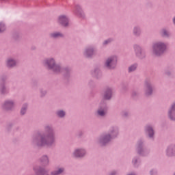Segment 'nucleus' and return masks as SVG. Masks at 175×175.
Segmentation results:
<instances>
[{
  "label": "nucleus",
  "instance_id": "1",
  "mask_svg": "<svg viewBox=\"0 0 175 175\" xmlns=\"http://www.w3.org/2000/svg\"><path fill=\"white\" fill-rule=\"evenodd\" d=\"M166 50V45L162 42L154 44L153 46V53L155 55H161Z\"/></svg>",
  "mask_w": 175,
  "mask_h": 175
},
{
  "label": "nucleus",
  "instance_id": "2",
  "mask_svg": "<svg viewBox=\"0 0 175 175\" xmlns=\"http://www.w3.org/2000/svg\"><path fill=\"white\" fill-rule=\"evenodd\" d=\"M116 64H117L116 57L109 58L106 62V65L107 68H109V69H113V68H116Z\"/></svg>",
  "mask_w": 175,
  "mask_h": 175
},
{
  "label": "nucleus",
  "instance_id": "3",
  "mask_svg": "<svg viewBox=\"0 0 175 175\" xmlns=\"http://www.w3.org/2000/svg\"><path fill=\"white\" fill-rule=\"evenodd\" d=\"M51 143H53V137H42L41 139V144L39 146H51Z\"/></svg>",
  "mask_w": 175,
  "mask_h": 175
},
{
  "label": "nucleus",
  "instance_id": "4",
  "mask_svg": "<svg viewBox=\"0 0 175 175\" xmlns=\"http://www.w3.org/2000/svg\"><path fill=\"white\" fill-rule=\"evenodd\" d=\"M46 65L48 66L49 68H50V69H54L55 72H57V70L55 69H59V66H55V64H54V59H51L50 62L47 61Z\"/></svg>",
  "mask_w": 175,
  "mask_h": 175
},
{
  "label": "nucleus",
  "instance_id": "5",
  "mask_svg": "<svg viewBox=\"0 0 175 175\" xmlns=\"http://www.w3.org/2000/svg\"><path fill=\"white\" fill-rule=\"evenodd\" d=\"M85 154V151L83 149L76 150L74 152V155L77 158H81V157H84Z\"/></svg>",
  "mask_w": 175,
  "mask_h": 175
},
{
  "label": "nucleus",
  "instance_id": "6",
  "mask_svg": "<svg viewBox=\"0 0 175 175\" xmlns=\"http://www.w3.org/2000/svg\"><path fill=\"white\" fill-rule=\"evenodd\" d=\"M169 117L171 120H175V103L173 104L169 111Z\"/></svg>",
  "mask_w": 175,
  "mask_h": 175
},
{
  "label": "nucleus",
  "instance_id": "7",
  "mask_svg": "<svg viewBox=\"0 0 175 175\" xmlns=\"http://www.w3.org/2000/svg\"><path fill=\"white\" fill-rule=\"evenodd\" d=\"M59 23L64 27H66L68 25V18L65 16H60L59 17Z\"/></svg>",
  "mask_w": 175,
  "mask_h": 175
},
{
  "label": "nucleus",
  "instance_id": "8",
  "mask_svg": "<svg viewBox=\"0 0 175 175\" xmlns=\"http://www.w3.org/2000/svg\"><path fill=\"white\" fill-rule=\"evenodd\" d=\"M4 109L9 110V109H12L13 107V102L12 101H7L3 105Z\"/></svg>",
  "mask_w": 175,
  "mask_h": 175
},
{
  "label": "nucleus",
  "instance_id": "9",
  "mask_svg": "<svg viewBox=\"0 0 175 175\" xmlns=\"http://www.w3.org/2000/svg\"><path fill=\"white\" fill-rule=\"evenodd\" d=\"M8 66L12 67L16 65V62L12 59H9L7 62Z\"/></svg>",
  "mask_w": 175,
  "mask_h": 175
},
{
  "label": "nucleus",
  "instance_id": "10",
  "mask_svg": "<svg viewBox=\"0 0 175 175\" xmlns=\"http://www.w3.org/2000/svg\"><path fill=\"white\" fill-rule=\"evenodd\" d=\"M146 129H147L148 133H149V137H152V136L154 135V130H152V128L148 126Z\"/></svg>",
  "mask_w": 175,
  "mask_h": 175
},
{
  "label": "nucleus",
  "instance_id": "11",
  "mask_svg": "<svg viewBox=\"0 0 175 175\" xmlns=\"http://www.w3.org/2000/svg\"><path fill=\"white\" fill-rule=\"evenodd\" d=\"M105 99H110L111 98V90H109L106 93L104 96Z\"/></svg>",
  "mask_w": 175,
  "mask_h": 175
},
{
  "label": "nucleus",
  "instance_id": "12",
  "mask_svg": "<svg viewBox=\"0 0 175 175\" xmlns=\"http://www.w3.org/2000/svg\"><path fill=\"white\" fill-rule=\"evenodd\" d=\"M62 172H64V169L60 168L57 172H52V175H59L61 174V173H62Z\"/></svg>",
  "mask_w": 175,
  "mask_h": 175
},
{
  "label": "nucleus",
  "instance_id": "13",
  "mask_svg": "<svg viewBox=\"0 0 175 175\" xmlns=\"http://www.w3.org/2000/svg\"><path fill=\"white\" fill-rule=\"evenodd\" d=\"M52 38H59V36H62V34L60 33H53L51 35Z\"/></svg>",
  "mask_w": 175,
  "mask_h": 175
},
{
  "label": "nucleus",
  "instance_id": "14",
  "mask_svg": "<svg viewBox=\"0 0 175 175\" xmlns=\"http://www.w3.org/2000/svg\"><path fill=\"white\" fill-rule=\"evenodd\" d=\"M98 113L99 114V116H101L102 117L106 114V111L99 109L98 111Z\"/></svg>",
  "mask_w": 175,
  "mask_h": 175
},
{
  "label": "nucleus",
  "instance_id": "15",
  "mask_svg": "<svg viewBox=\"0 0 175 175\" xmlns=\"http://www.w3.org/2000/svg\"><path fill=\"white\" fill-rule=\"evenodd\" d=\"M172 151H173V155L175 154V148H174L173 150H172V149H168V150H167V154H168L170 157H172Z\"/></svg>",
  "mask_w": 175,
  "mask_h": 175
},
{
  "label": "nucleus",
  "instance_id": "16",
  "mask_svg": "<svg viewBox=\"0 0 175 175\" xmlns=\"http://www.w3.org/2000/svg\"><path fill=\"white\" fill-rule=\"evenodd\" d=\"M57 116L59 117H64L65 116V112L64 111H59L57 112Z\"/></svg>",
  "mask_w": 175,
  "mask_h": 175
},
{
  "label": "nucleus",
  "instance_id": "17",
  "mask_svg": "<svg viewBox=\"0 0 175 175\" xmlns=\"http://www.w3.org/2000/svg\"><path fill=\"white\" fill-rule=\"evenodd\" d=\"M5 29V25L3 23H0V32H3Z\"/></svg>",
  "mask_w": 175,
  "mask_h": 175
},
{
  "label": "nucleus",
  "instance_id": "18",
  "mask_svg": "<svg viewBox=\"0 0 175 175\" xmlns=\"http://www.w3.org/2000/svg\"><path fill=\"white\" fill-rule=\"evenodd\" d=\"M136 70V65L131 66L129 68V72H133V70Z\"/></svg>",
  "mask_w": 175,
  "mask_h": 175
},
{
  "label": "nucleus",
  "instance_id": "19",
  "mask_svg": "<svg viewBox=\"0 0 175 175\" xmlns=\"http://www.w3.org/2000/svg\"><path fill=\"white\" fill-rule=\"evenodd\" d=\"M163 36H167L169 35V33L165 30H163Z\"/></svg>",
  "mask_w": 175,
  "mask_h": 175
},
{
  "label": "nucleus",
  "instance_id": "20",
  "mask_svg": "<svg viewBox=\"0 0 175 175\" xmlns=\"http://www.w3.org/2000/svg\"><path fill=\"white\" fill-rule=\"evenodd\" d=\"M92 53H93L92 50H88V51H86L87 57H90L89 54H92Z\"/></svg>",
  "mask_w": 175,
  "mask_h": 175
},
{
  "label": "nucleus",
  "instance_id": "21",
  "mask_svg": "<svg viewBox=\"0 0 175 175\" xmlns=\"http://www.w3.org/2000/svg\"><path fill=\"white\" fill-rule=\"evenodd\" d=\"M26 110H27V108L23 107L21 111V114H25Z\"/></svg>",
  "mask_w": 175,
  "mask_h": 175
},
{
  "label": "nucleus",
  "instance_id": "22",
  "mask_svg": "<svg viewBox=\"0 0 175 175\" xmlns=\"http://www.w3.org/2000/svg\"><path fill=\"white\" fill-rule=\"evenodd\" d=\"M43 159L45 163H49V158L47 157L44 156Z\"/></svg>",
  "mask_w": 175,
  "mask_h": 175
},
{
  "label": "nucleus",
  "instance_id": "23",
  "mask_svg": "<svg viewBox=\"0 0 175 175\" xmlns=\"http://www.w3.org/2000/svg\"><path fill=\"white\" fill-rule=\"evenodd\" d=\"M104 142H109V136H107V137L104 139Z\"/></svg>",
  "mask_w": 175,
  "mask_h": 175
},
{
  "label": "nucleus",
  "instance_id": "24",
  "mask_svg": "<svg viewBox=\"0 0 175 175\" xmlns=\"http://www.w3.org/2000/svg\"><path fill=\"white\" fill-rule=\"evenodd\" d=\"M107 42H109V40H106V41H105V44H107Z\"/></svg>",
  "mask_w": 175,
  "mask_h": 175
},
{
  "label": "nucleus",
  "instance_id": "25",
  "mask_svg": "<svg viewBox=\"0 0 175 175\" xmlns=\"http://www.w3.org/2000/svg\"><path fill=\"white\" fill-rule=\"evenodd\" d=\"M148 91L151 92V88H148Z\"/></svg>",
  "mask_w": 175,
  "mask_h": 175
},
{
  "label": "nucleus",
  "instance_id": "26",
  "mask_svg": "<svg viewBox=\"0 0 175 175\" xmlns=\"http://www.w3.org/2000/svg\"><path fill=\"white\" fill-rule=\"evenodd\" d=\"M147 95H151V93L147 92Z\"/></svg>",
  "mask_w": 175,
  "mask_h": 175
},
{
  "label": "nucleus",
  "instance_id": "27",
  "mask_svg": "<svg viewBox=\"0 0 175 175\" xmlns=\"http://www.w3.org/2000/svg\"><path fill=\"white\" fill-rule=\"evenodd\" d=\"M136 29H137V28L135 29V31H136Z\"/></svg>",
  "mask_w": 175,
  "mask_h": 175
},
{
  "label": "nucleus",
  "instance_id": "28",
  "mask_svg": "<svg viewBox=\"0 0 175 175\" xmlns=\"http://www.w3.org/2000/svg\"><path fill=\"white\" fill-rule=\"evenodd\" d=\"M139 50H140V48H138Z\"/></svg>",
  "mask_w": 175,
  "mask_h": 175
}]
</instances>
